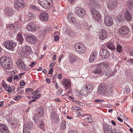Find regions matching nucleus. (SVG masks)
I'll list each match as a JSON object with an SVG mask.
<instances>
[{
	"instance_id": "b1692460",
	"label": "nucleus",
	"mask_w": 133,
	"mask_h": 133,
	"mask_svg": "<svg viewBox=\"0 0 133 133\" xmlns=\"http://www.w3.org/2000/svg\"><path fill=\"white\" fill-rule=\"evenodd\" d=\"M124 17L123 15H119L117 16V23L118 22V25H121V23H120L123 22L124 20Z\"/></svg>"
},
{
	"instance_id": "680f3d73",
	"label": "nucleus",
	"mask_w": 133,
	"mask_h": 133,
	"mask_svg": "<svg viewBox=\"0 0 133 133\" xmlns=\"http://www.w3.org/2000/svg\"><path fill=\"white\" fill-rule=\"evenodd\" d=\"M38 27H37L36 26H34V32L38 31Z\"/></svg>"
},
{
	"instance_id": "aec40b11",
	"label": "nucleus",
	"mask_w": 133,
	"mask_h": 133,
	"mask_svg": "<svg viewBox=\"0 0 133 133\" xmlns=\"http://www.w3.org/2000/svg\"><path fill=\"white\" fill-rule=\"evenodd\" d=\"M31 50V48L30 46H23L22 49L23 53L25 55L29 54Z\"/></svg>"
},
{
	"instance_id": "cd10ccee",
	"label": "nucleus",
	"mask_w": 133,
	"mask_h": 133,
	"mask_svg": "<svg viewBox=\"0 0 133 133\" xmlns=\"http://www.w3.org/2000/svg\"><path fill=\"white\" fill-rule=\"evenodd\" d=\"M106 46L108 48L112 50H113L115 49V45L112 42L108 43L106 44Z\"/></svg>"
},
{
	"instance_id": "72a5a7b5",
	"label": "nucleus",
	"mask_w": 133,
	"mask_h": 133,
	"mask_svg": "<svg viewBox=\"0 0 133 133\" xmlns=\"http://www.w3.org/2000/svg\"><path fill=\"white\" fill-rule=\"evenodd\" d=\"M97 54L95 52H93L91 54L89 59V61L90 62H92L95 59Z\"/></svg>"
},
{
	"instance_id": "2f4dec72",
	"label": "nucleus",
	"mask_w": 133,
	"mask_h": 133,
	"mask_svg": "<svg viewBox=\"0 0 133 133\" xmlns=\"http://www.w3.org/2000/svg\"><path fill=\"white\" fill-rule=\"evenodd\" d=\"M79 92L80 95L83 96H87L89 93L84 87L83 89L81 90Z\"/></svg>"
},
{
	"instance_id": "4c0bfd02",
	"label": "nucleus",
	"mask_w": 133,
	"mask_h": 133,
	"mask_svg": "<svg viewBox=\"0 0 133 133\" xmlns=\"http://www.w3.org/2000/svg\"><path fill=\"white\" fill-rule=\"evenodd\" d=\"M127 6L129 9L132 8L133 7V0H129L127 3Z\"/></svg>"
},
{
	"instance_id": "6ab92c4d",
	"label": "nucleus",
	"mask_w": 133,
	"mask_h": 133,
	"mask_svg": "<svg viewBox=\"0 0 133 133\" xmlns=\"http://www.w3.org/2000/svg\"><path fill=\"white\" fill-rule=\"evenodd\" d=\"M84 88H85L87 92L89 93L92 92L94 89V86L92 84L88 83L85 84L84 86Z\"/></svg>"
},
{
	"instance_id": "de8ad7c7",
	"label": "nucleus",
	"mask_w": 133,
	"mask_h": 133,
	"mask_svg": "<svg viewBox=\"0 0 133 133\" xmlns=\"http://www.w3.org/2000/svg\"><path fill=\"white\" fill-rule=\"evenodd\" d=\"M108 87L109 88V89L108 90H109V91H111L112 92V90L113 89V87L112 84H109L108 85Z\"/></svg>"
},
{
	"instance_id": "0eeeda50",
	"label": "nucleus",
	"mask_w": 133,
	"mask_h": 133,
	"mask_svg": "<svg viewBox=\"0 0 133 133\" xmlns=\"http://www.w3.org/2000/svg\"><path fill=\"white\" fill-rule=\"evenodd\" d=\"M119 34L122 35H125L128 34L129 29L125 26H122L119 28L118 30Z\"/></svg>"
},
{
	"instance_id": "dca6fc26",
	"label": "nucleus",
	"mask_w": 133,
	"mask_h": 133,
	"mask_svg": "<svg viewBox=\"0 0 133 133\" xmlns=\"http://www.w3.org/2000/svg\"><path fill=\"white\" fill-rule=\"evenodd\" d=\"M0 131L1 133H10L6 126L0 124Z\"/></svg>"
},
{
	"instance_id": "c03bdc74",
	"label": "nucleus",
	"mask_w": 133,
	"mask_h": 133,
	"mask_svg": "<svg viewBox=\"0 0 133 133\" xmlns=\"http://www.w3.org/2000/svg\"><path fill=\"white\" fill-rule=\"evenodd\" d=\"M34 95V102L36 101L37 99L39 98L41 95L40 94Z\"/></svg>"
},
{
	"instance_id": "412c9836",
	"label": "nucleus",
	"mask_w": 133,
	"mask_h": 133,
	"mask_svg": "<svg viewBox=\"0 0 133 133\" xmlns=\"http://www.w3.org/2000/svg\"><path fill=\"white\" fill-rule=\"evenodd\" d=\"M4 11L6 15L8 16H11L14 13V10L10 8H6Z\"/></svg>"
},
{
	"instance_id": "ea45409f",
	"label": "nucleus",
	"mask_w": 133,
	"mask_h": 133,
	"mask_svg": "<svg viewBox=\"0 0 133 133\" xmlns=\"http://www.w3.org/2000/svg\"><path fill=\"white\" fill-rule=\"evenodd\" d=\"M102 70L101 68L96 69L94 70L93 73L95 74H100L102 73Z\"/></svg>"
},
{
	"instance_id": "09e8293b",
	"label": "nucleus",
	"mask_w": 133,
	"mask_h": 133,
	"mask_svg": "<svg viewBox=\"0 0 133 133\" xmlns=\"http://www.w3.org/2000/svg\"><path fill=\"white\" fill-rule=\"evenodd\" d=\"M6 90L9 93H10L12 92V90L10 86H8L6 89Z\"/></svg>"
},
{
	"instance_id": "f704fd0d",
	"label": "nucleus",
	"mask_w": 133,
	"mask_h": 133,
	"mask_svg": "<svg viewBox=\"0 0 133 133\" xmlns=\"http://www.w3.org/2000/svg\"><path fill=\"white\" fill-rule=\"evenodd\" d=\"M83 24L84 28L87 30H90L92 27L91 25L89 24L88 23L85 21L83 22Z\"/></svg>"
},
{
	"instance_id": "338daca9",
	"label": "nucleus",
	"mask_w": 133,
	"mask_h": 133,
	"mask_svg": "<svg viewBox=\"0 0 133 133\" xmlns=\"http://www.w3.org/2000/svg\"><path fill=\"white\" fill-rule=\"evenodd\" d=\"M76 104H79L81 106V105H82V103L78 101H77V102H76Z\"/></svg>"
},
{
	"instance_id": "774afa93",
	"label": "nucleus",
	"mask_w": 133,
	"mask_h": 133,
	"mask_svg": "<svg viewBox=\"0 0 133 133\" xmlns=\"http://www.w3.org/2000/svg\"><path fill=\"white\" fill-rule=\"evenodd\" d=\"M46 82L48 83H50L51 82L50 80L48 78H46Z\"/></svg>"
},
{
	"instance_id": "393cba45",
	"label": "nucleus",
	"mask_w": 133,
	"mask_h": 133,
	"mask_svg": "<svg viewBox=\"0 0 133 133\" xmlns=\"http://www.w3.org/2000/svg\"><path fill=\"white\" fill-rule=\"evenodd\" d=\"M51 118L52 121L54 123L55 122H57L58 121V117L54 113H51Z\"/></svg>"
},
{
	"instance_id": "4d7b16f0",
	"label": "nucleus",
	"mask_w": 133,
	"mask_h": 133,
	"mask_svg": "<svg viewBox=\"0 0 133 133\" xmlns=\"http://www.w3.org/2000/svg\"><path fill=\"white\" fill-rule=\"evenodd\" d=\"M55 62H53L51 63L49 65L50 68L52 69V68H53L55 65Z\"/></svg>"
},
{
	"instance_id": "79ce46f5",
	"label": "nucleus",
	"mask_w": 133,
	"mask_h": 133,
	"mask_svg": "<svg viewBox=\"0 0 133 133\" xmlns=\"http://www.w3.org/2000/svg\"><path fill=\"white\" fill-rule=\"evenodd\" d=\"M117 51L119 52H120L123 51L122 48V46L119 44H117L116 48Z\"/></svg>"
},
{
	"instance_id": "f03ea898",
	"label": "nucleus",
	"mask_w": 133,
	"mask_h": 133,
	"mask_svg": "<svg viewBox=\"0 0 133 133\" xmlns=\"http://www.w3.org/2000/svg\"><path fill=\"white\" fill-rule=\"evenodd\" d=\"M97 92L99 94L107 96H109L112 95L111 91L107 90L106 85L104 84L99 85L98 88Z\"/></svg>"
},
{
	"instance_id": "9b49d317",
	"label": "nucleus",
	"mask_w": 133,
	"mask_h": 133,
	"mask_svg": "<svg viewBox=\"0 0 133 133\" xmlns=\"http://www.w3.org/2000/svg\"><path fill=\"white\" fill-rule=\"evenodd\" d=\"M24 1L23 0H18L15 3V7L17 10L22 8L24 6Z\"/></svg>"
},
{
	"instance_id": "69168bd1",
	"label": "nucleus",
	"mask_w": 133,
	"mask_h": 133,
	"mask_svg": "<svg viewBox=\"0 0 133 133\" xmlns=\"http://www.w3.org/2000/svg\"><path fill=\"white\" fill-rule=\"evenodd\" d=\"M12 76L9 77L8 79V81L9 82H11L12 81Z\"/></svg>"
},
{
	"instance_id": "4468645a",
	"label": "nucleus",
	"mask_w": 133,
	"mask_h": 133,
	"mask_svg": "<svg viewBox=\"0 0 133 133\" xmlns=\"http://www.w3.org/2000/svg\"><path fill=\"white\" fill-rule=\"evenodd\" d=\"M33 125L30 123H28L26 125L25 124L24 125L23 129V133H30L29 128L32 129Z\"/></svg>"
},
{
	"instance_id": "a19ab883",
	"label": "nucleus",
	"mask_w": 133,
	"mask_h": 133,
	"mask_svg": "<svg viewBox=\"0 0 133 133\" xmlns=\"http://www.w3.org/2000/svg\"><path fill=\"white\" fill-rule=\"evenodd\" d=\"M66 128V126L65 122V121H63L61 125L60 128L64 130Z\"/></svg>"
},
{
	"instance_id": "ddd939ff",
	"label": "nucleus",
	"mask_w": 133,
	"mask_h": 133,
	"mask_svg": "<svg viewBox=\"0 0 133 133\" xmlns=\"http://www.w3.org/2000/svg\"><path fill=\"white\" fill-rule=\"evenodd\" d=\"M35 111L36 112V113L35 115V116L36 117V118L37 117H38V116L37 115V113L39 115L40 117H42L44 115V112L43 109V108L41 107H40L37 108L35 110Z\"/></svg>"
},
{
	"instance_id": "4be33fe9",
	"label": "nucleus",
	"mask_w": 133,
	"mask_h": 133,
	"mask_svg": "<svg viewBox=\"0 0 133 133\" xmlns=\"http://www.w3.org/2000/svg\"><path fill=\"white\" fill-rule=\"evenodd\" d=\"M76 56L73 54H71L69 55V59L70 63H73L76 61Z\"/></svg>"
},
{
	"instance_id": "58836bf2",
	"label": "nucleus",
	"mask_w": 133,
	"mask_h": 133,
	"mask_svg": "<svg viewBox=\"0 0 133 133\" xmlns=\"http://www.w3.org/2000/svg\"><path fill=\"white\" fill-rule=\"evenodd\" d=\"M99 65H101V67H104L105 68H107L109 66V64L105 62H103L102 63H99Z\"/></svg>"
},
{
	"instance_id": "20e7f679",
	"label": "nucleus",
	"mask_w": 133,
	"mask_h": 133,
	"mask_svg": "<svg viewBox=\"0 0 133 133\" xmlns=\"http://www.w3.org/2000/svg\"><path fill=\"white\" fill-rule=\"evenodd\" d=\"M38 1L40 5L46 9H49L52 3L51 0H38Z\"/></svg>"
},
{
	"instance_id": "49530a36",
	"label": "nucleus",
	"mask_w": 133,
	"mask_h": 133,
	"mask_svg": "<svg viewBox=\"0 0 133 133\" xmlns=\"http://www.w3.org/2000/svg\"><path fill=\"white\" fill-rule=\"evenodd\" d=\"M39 127L41 129H43L44 127V125L43 121L41 120L39 122Z\"/></svg>"
},
{
	"instance_id": "052dcab7",
	"label": "nucleus",
	"mask_w": 133,
	"mask_h": 133,
	"mask_svg": "<svg viewBox=\"0 0 133 133\" xmlns=\"http://www.w3.org/2000/svg\"><path fill=\"white\" fill-rule=\"evenodd\" d=\"M94 101L95 102L98 103H102L103 102V100L100 99H95Z\"/></svg>"
},
{
	"instance_id": "f8f14e48",
	"label": "nucleus",
	"mask_w": 133,
	"mask_h": 133,
	"mask_svg": "<svg viewBox=\"0 0 133 133\" xmlns=\"http://www.w3.org/2000/svg\"><path fill=\"white\" fill-rule=\"evenodd\" d=\"M99 37L102 40H103L105 39L107 37V34L106 31L104 30H101L99 32Z\"/></svg>"
},
{
	"instance_id": "c85d7f7f",
	"label": "nucleus",
	"mask_w": 133,
	"mask_h": 133,
	"mask_svg": "<svg viewBox=\"0 0 133 133\" xmlns=\"http://www.w3.org/2000/svg\"><path fill=\"white\" fill-rule=\"evenodd\" d=\"M62 82L63 85L66 87V89H68L69 87L71 85L70 82L67 80L63 79Z\"/></svg>"
},
{
	"instance_id": "e433bc0d",
	"label": "nucleus",
	"mask_w": 133,
	"mask_h": 133,
	"mask_svg": "<svg viewBox=\"0 0 133 133\" xmlns=\"http://www.w3.org/2000/svg\"><path fill=\"white\" fill-rule=\"evenodd\" d=\"M91 6H92V9H94V8L97 6V4L96 1L94 0H90L89 2Z\"/></svg>"
},
{
	"instance_id": "c756f323",
	"label": "nucleus",
	"mask_w": 133,
	"mask_h": 133,
	"mask_svg": "<svg viewBox=\"0 0 133 133\" xmlns=\"http://www.w3.org/2000/svg\"><path fill=\"white\" fill-rule=\"evenodd\" d=\"M65 31L68 35L71 37H73L75 35V32L69 29H67Z\"/></svg>"
},
{
	"instance_id": "6e6d98bb",
	"label": "nucleus",
	"mask_w": 133,
	"mask_h": 133,
	"mask_svg": "<svg viewBox=\"0 0 133 133\" xmlns=\"http://www.w3.org/2000/svg\"><path fill=\"white\" fill-rule=\"evenodd\" d=\"M21 98V96H18L15 97V100L16 101H18Z\"/></svg>"
},
{
	"instance_id": "423d86ee",
	"label": "nucleus",
	"mask_w": 133,
	"mask_h": 133,
	"mask_svg": "<svg viewBox=\"0 0 133 133\" xmlns=\"http://www.w3.org/2000/svg\"><path fill=\"white\" fill-rule=\"evenodd\" d=\"M91 14L94 19L98 21L101 19V17L99 12L95 9H91Z\"/></svg>"
},
{
	"instance_id": "8fccbe9b",
	"label": "nucleus",
	"mask_w": 133,
	"mask_h": 133,
	"mask_svg": "<svg viewBox=\"0 0 133 133\" xmlns=\"http://www.w3.org/2000/svg\"><path fill=\"white\" fill-rule=\"evenodd\" d=\"M7 26V28H11L12 29H14L15 28V27L14 26V25L12 24H10L8 25Z\"/></svg>"
},
{
	"instance_id": "bf43d9fd",
	"label": "nucleus",
	"mask_w": 133,
	"mask_h": 133,
	"mask_svg": "<svg viewBox=\"0 0 133 133\" xmlns=\"http://www.w3.org/2000/svg\"><path fill=\"white\" fill-rule=\"evenodd\" d=\"M32 89L30 88L26 89H25V92L26 93H28L29 92H31L32 90Z\"/></svg>"
},
{
	"instance_id": "c9c22d12",
	"label": "nucleus",
	"mask_w": 133,
	"mask_h": 133,
	"mask_svg": "<svg viewBox=\"0 0 133 133\" xmlns=\"http://www.w3.org/2000/svg\"><path fill=\"white\" fill-rule=\"evenodd\" d=\"M27 30L29 31H32L33 30V24L32 23H29L26 27Z\"/></svg>"
},
{
	"instance_id": "1a4fd4ad",
	"label": "nucleus",
	"mask_w": 133,
	"mask_h": 133,
	"mask_svg": "<svg viewBox=\"0 0 133 133\" xmlns=\"http://www.w3.org/2000/svg\"><path fill=\"white\" fill-rule=\"evenodd\" d=\"M110 55L109 51L107 49H102L100 51V55L104 59L107 58Z\"/></svg>"
},
{
	"instance_id": "5fc2aeb1",
	"label": "nucleus",
	"mask_w": 133,
	"mask_h": 133,
	"mask_svg": "<svg viewBox=\"0 0 133 133\" xmlns=\"http://www.w3.org/2000/svg\"><path fill=\"white\" fill-rule=\"evenodd\" d=\"M35 116H34V121L35 122L36 124L38 122H39V121L38 119L37 118L36 119L35 117Z\"/></svg>"
},
{
	"instance_id": "0e129e2a",
	"label": "nucleus",
	"mask_w": 133,
	"mask_h": 133,
	"mask_svg": "<svg viewBox=\"0 0 133 133\" xmlns=\"http://www.w3.org/2000/svg\"><path fill=\"white\" fill-rule=\"evenodd\" d=\"M69 98L73 102L75 103L76 104V102H77V101H76V100H75L73 99V98H72V97H71V96H70L69 97Z\"/></svg>"
},
{
	"instance_id": "e2e57ef3",
	"label": "nucleus",
	"mask_w": 133,
	"mask_h": 133,
	"mask_svg": "<svg viewBox=\"0 0 133 133\" xmlns=\"http://www.w3.org/2000/svg\"><path fill=\"white\" fill-rule=\"evenodd\" d=\"M59 39V37L58 36H56L55 37L54 39L55 41H58Z\"/></svg>"
},
{
	"instance_id": "3c124183",
	"label": "nucleus",
	"mask_w": 133,
	"mask_h": 133,
	"mask_svg": "<svg viewBox=\"0 0 133 133\" xmlns=\"http://www.w3.org/2000/svg\"><path fill=\"white\" fill-rule=\"evenodd\" d=\"M103 74L106 76H111V75H110V72L109 71H104Z\"/></svg>"
},
{
	"instance_id": "bb28decb",
	"label": "nucleus",
	"mask_w": 133,
	"mask_h": 133,
	"mask_svg": "<svg viewBox=\"0 0 133 133\" xmlns=\"http://www.w3.org/2000/svg\"><path fill=\"white\" fill-rule=\"evenodd\" d=\"M25 39L28 42L33 43V36L32 35L29 34L26 35Z\"/></svg>"
},
{
	"instance_id": "a211bd4d",
	"label": "nucleus",
	"mask_w": 133,
	"mask_h": 133,
	"mask_svg": "<svg viewBox=\"0 0 133 133\" xmlns=\"http://www.w3.org/2000/svg\"><path fill=\"white\" fill-rule=\"evenodd\" d=\"M116 3L117 1L116 0H110L107 5L108 7L112 10L116 7Z\"/></svg>"
},
{
	"instance_id": "13d9d810",
	"label": "nucleus",
	"mask_w": 133,
	"mask_h": 133,
	"mask_svg": "<svg viewBox=\"0 0 133 133\" xmlns=\"http://www.w3.org/2000/svg\"><path fill=\"white\" fill-rule=\"evenodd\" d=\"M25 82L23 80H22L21 81L20 83V85L22 86H23L25 85Z\"/></svg>"
},
{
	"instance_id": "a878e982",
	"label": "nucleus",
	"mask_w": 133,
	"mask_h": 133,
	"mask_svg": "<svg viewBox=\"0 0 133 133\" xmlns=\"http://www.w3.org/2000/svg\"><path fill=\"white\" fill-rule=\"evenodd\" d=\"M16 38L18 41L19 42V43L20 44L22 43L24 40V39L22 35L20 33H19L17 34Z\"/></svg>"
},
{
	"instance_id": "2eb2a0df",
	"label": "nucleus",
	"mask_w": 133,
	"mask_h": 133,
	"mask_svg": "<svg viewBox=\"0 0 133 133\" xmlns=\"http://www.w3.org/2000/svg\"><path fill=\"white\" fill-rule=\"evenodd\" d=\"M39 17L41 20L46 21L48 19L49 16L46 12H42L40 14Z\"/></svg>"
},
{
	"instance_id": "473e14b6",
	"label": "nucleus",
	"mask_w": 133,
	"mask_h": 133,
	"mask_svg": "<svg viewBox=\"0 0 133 133\" xmlns=\"http://www.w3.org/2000/svg\"><path fill=\"white\" fill-rule=\"evenodd\" d=\"M124 16L127 21H130L131 19V17L129 12L128 11H126L124 13Z\"/></svg>"
},
{
	"instance_id": "9d476101",
	"label": "nucleus",
	"mask_w": 133,
	"mask_h": 133,
	"mask_svg": "<svg viewBox=\"0 0 133 133\" xmlns=\"http://www.w3.org/2000/svg\"><path fill=\"white\" fill-rule=\"evenodd\" d=\"M104 23L106 26H110L113 23V19L109 15H106L105 17Z\"/></svg>"
},
{
	"instance_id": "a18cd8bd",
	"label": "nucleus",
	"mask_w": 133,
	"mask_h": 133,
	"mask_svg": "<svg viewBox=\"0 0 133 133\" xmlns=\"http://www.w3.org/2000/svg\"><path fill=\"white\" fill-rule=\"evenodd\" d=\"M84 120L87 123H90L92 122L91 121L92 120L90 117L85 118Z\"/></svg>"
},
{
	"instance_id": "7ed1b4c3",
	"label": "nucleus",
	"mask_w": 133,
	"mask_h": 133,
	"mask_svg": "<svg viewBox=\"0 0 133 133\" xmlns=\"http://www.w3.org/2000/svg\"><path fill=\"white\" fill-rule=\"evenodd\" d=\"M76 52L78 54H82L85 52L86 48L84 44L81 43H76L74 46Z\"/></svg>"
},
{
	"instance_id": "7c9ffc66",
	"label": "nucleus",
	"mask_w": 133,
	"mask_h": 133,
	"mask_svg": "<svg viewBox=\"0 0 133 133\" xmlns=\"http://www.w3.org/2000/svg\"><path fill=\"white\" fill-rule=\"evenodd\" d=\"M67 19L70 22H72L73 23L75 22V19L74 18L71 13H69L67 17Z\"/></svg>"
},
{
	"instance_id": "39448f33",
	"label": "nucleus",
	"mask_w": 133,
	"mask_h": 133,
	"mask_svg": "<svg viewBox=\"0 0 133 133\" xmlns=\"http://www.w3.org/2000/svg\"><path fill=\"white\" fill-rule=\"evenodd\" d=\"M17 44L16 42H14L13 41L10 40L4 42L3 43L4 45L6 48L12 51L14 49V47L16 46Z\"/></svg>"
},
{
	"instance_id": "864d4df0",
	"label": "nucleus",
	"mask_w": 133,
	"mask_h": 133,
	"mask_svg": "<svg viewBox=\"0 0 133 133\" xmlns=\"http://www.w3.org/2000/svg\"><path fill=\"white\" fill-rule=\"evenodd\" d=\"M79 125H82L83 126H84L85 127L88 126V124H84L82 122H79Z\"/></svg>"
},
{
	"instance_id": "f3484780",
	"label": "nucleus",
	"mask_w": 133,
	"mask_h": 133,
	"mask_svg": "<svg viewBox=\"0 0 133 133\" xmlns=\"http://www.w3.org/2000/svg\"><path fill=\"white\" fill-rule=\"evenodd\" d=\"M16 63L17 67L20 69H25L26 67L22 59H18L16 62Z\"/></svg>"
},
{
	"instance_id": "37998d69",
	"label": "nucleus",
	"mask_w": 133,
	"mask_h": 133,
	"mask_svg": "<svg viewBox=\"0 0 133 133\" xmlns=\"http://www.w3.org/2000/svg\"><path fill=\"white\" fill-rule=\"evenodd\" d=\"M40 11V10L38 6L34 5V13L36 14L39 12Z\"/></svg>"
},
{
	"instance_id": "f257e3e1",
	"label": "nucleus",
	"mask_w": 133,
	"mask_h": 133,
	"mask_svg": "<svg viewBox=\"0 0 133 133\" xmlns=\"http://www.w3.org/2000/svg\"><path fill=\"white\" fill-rule=\"evenodd\" d=\"M0 64L4 68L9 70L13 66V63L10 58L5 56H2L0 58Z\"/></svg>"
},
{
	"instance_id": "603ef678",
	"label": "nucleus",
	"mask_w": 133,
	"mask_h": 133,
	"mask_svg": "<svg viewBox=\"0 0 133 133\" xmlns=\"http://www.w3.org/2000/svg\"><path fill=\"white\" fill-rule=\"evenodd\" d=\"M127 62L131 65H133V59H130L127 61Z\"/></svg>"
},
{
	"instance_id": "6e6552de",
	"label": "nucleus",
	"mask_w": 133,
	"mask_h": 133,
	"mask_svg": "<svg viewBox=\"0 0 133 133\" xmlns=\"http://www.w3.org/2000/svg\"><path fill=\"white\" fill-rule=\"evenodd\" d=\"M75 12L79 17H83L85 15V11L82 8L78 7L76 8Z\"/></svg>"
},
{
	"instance_id": "5701e85b",
	"label": "nucleus",
	"mask_w": 133,
	"mask_h": 133,
	"mask_svg": "<svg viewBox=\"0 0 133 133\" xmlns=\"http://www.w3.org/2000/svg\"><path fill=\"white\" fill-rule=\"evenodd\" d=\"M104 132L107 133V132L109 133L111 131V127L110 125H108L107 124H104L103 125Z\"/></svg>"
}]
</instances>
